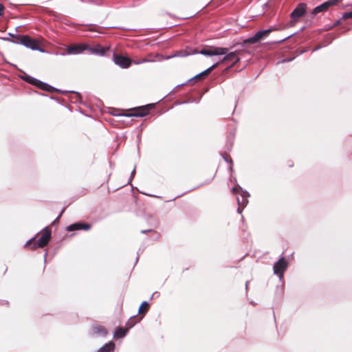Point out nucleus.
<instances>
[{"label":"nucleus","mask_w":352,"mask_h":352,"mask_svg":"<svg viewBox=\"0 0 352 352\" xmlns=\"http://www.w3.org/2000/svg\"><path fill=\"white\" fill-rule=\"evenodd\" d=\"M35 237L30 239L25 245V247L32 246V249L34 250L36 248H44L46 246L51 239V230L45 228L41 232V236L38 240L37 243L35 242Z\"/></svg>","instance_id":"1"},{"label":"nucleus","mask_w":352,"mask_h":352,"mask_svg":"<svg viewBox=\"0 0 352 352\" xmlns=\"http://www.w3.org/2000/svg\"><path fill=\"white\" fill-rule=\"evenodd\" d=\"M272 31V29H267L257 32L253 36L243 41L244 44H254L261 40L265 38Z\"/></svg>","instance_id":"2"},{"label":"nucleus","mask_w":352,"mask_h":352,"mask_svg":"<svg viewBox=\"0 0 352 352\" xmlns=\"http://www.w3.org/2000/svg\"><path fill=\"white\" fill-rule=\"evenodd\" d=\"M229 50L226 47H212L210 49H203L199 53L205 56H218L227 54Z\"/></svg>","instance_id":"3"},{"label":"nucleus","mask_w":352,"mask_h":352,"mask_svg":"<svg viewBox=\"0 0 352 352\" xmlns=\"http://www.w3.org/2000/svg\"><path fill=\"white\" fill-rule=\"evenodd\" d=\"M21 45L32 50H38L43 52V50L39 47L38 41L34 38H32L28 35H25L23 36V38L21 41Z\"/></svg>","instance_id":"4"},{"label":"nucleus","mask_w":352,"mask_h":352,"mask_svg":"<svg viewBox=\"0 0 352 352\" xmlns=\"http://www.w3.org/2000/svg\"><path fill=\"white\" fill-rule=\"evenodd\" d=\"M287 267V263L283 257H281L274 265V272L278 275L280 278H282L284 272Z\"/></svg>","instance_id":"5"},{"label":"nucleus","mask_w":352,"mask_h":352,"mask_svg":"<svg viewBox=\"0 0 352 352\" xmlns=\"http://www.w3.org/2000/svg\"><path fill=\"white\" fill-rule=\"evenodd\" d=\"M113 61L115 64L122 68H128L132 63V60L126 56L122 55H113Z\"/></svg>","instance_id":"6"},{"label":"nucleus","mask_w":352,"mask_h":352,"mask_svg":"<svg viewBox=\"0 0 352 352\" xmlns=\"http://www.w3.org/2000/svg\"><path fill=\"white\" fill-rule=\"evenodd\" d=\"M341 0H329L322 3V4L316 6L312 12V14H317L320 12H324L328 10V8L332 6L337 4Z\"/></svg>","instance_id":"7"},{"label":"nucleus","mask_w":352,"mask_h":352,"mask_svg":"<svg viewBox=\"0 0 352 352\" xmlns=\"http://www.w3.org/2000/svg\"><path fill=\"white\" fill-rule=\"evenodd\" d=\"M27 81L32 85L38 86L40 89L45 90V91H47L50 92H54L56 90L55 88L49 85L48 84H47L45 82H43L36 78L30 77V76L28 78Z\"/></svg>","instance_id":"8"},{"label":"nucleus","mask_w":352,"mask_h":352,"mask_svg":"<svg viewBox=\"0 0 352 352\" xmlns=\"http://www.w3.org/2000/svg\"><path fill=\"white\" fill-rule=\"evenodd\" d=\"M239 54V52L238 51L232 52L230 53L228 52L227 54H225L226 56L219 63L220 64L228 61H232V64L231 66H233L240 60V58L238 56Z\"/></svg>","instance_id":"9"},{"label":"nucleus","mask_w":352,"mask_h":352,"mask_svg":"<svg viewBox=\"0 0 352 352\" xmlns=\"http://www.w3.org/2000/svg\"><path fill=\"white\" fill-rule=\"evenodd\" d=\"M305 13V4L300 3L292 12L290 16L292 21H295L300 17L302 16Z\"/></svg>","instance_id":"10"},{"label":"nucleus","mask_w":352,"mask_h":352,"mask_svg":"<svg viewBox=\"0 0 352 352\" xmlns=\"http://www.w3.org/2000/svg\"><path fill=\"white\" fill-rule=\"evenodd\" d=\"M88 47L89 45L85 43L71 45L67 47V52L69 54H77L87 50Z\"/></svg>","instance_id":"11"},{"label":"nucleus","mask_w":352,"mask_h":352,"mask_svg":"<svg viewBox=\"0 0 352 352\" xmlns=\"http://www.w3.org/2000/svg\"><path fill=\"white\" fill-rule=\"evenodd\" d=\"M87 50L91 54L103 56L108 50V48H105L100 45H96L94 47H90L89 45V47Z\"/></svg>","instance_id":"12"},{"label":"nucleus","mask_w":352,"mask_h":352,"mask_svg":"<svg viewBox=\"0 0 352 352\" xmlns=\"http://www.w3.org/2000/svg\"><path fill=\"white\" fill-rule=\"evenodd\" d=\"M219 64V63H216L213 64L211 67H210L207 69L204 70V72H201L200 74H197V76H195L194 78H192L190 80H192L195 78H199L201 77L207 76L213 69H214L215 68L217 67Z\"/></svg>","instance_id":"13"},{"label":"nucleus","mask_w":352,"mask_h":352,"mask_svg":"<svg viewBox=\"0 0 352 352\" xmlns=\"http://www.w3.org/2000/svg\"><path fill=\"white\" fill-rule=\"evenodd\" d=\"M149 109L147 107H143L142 108L136 111L135 113L126 115L127 116H135V117H143L148 113Z\"/></svg>","instance_id":"14"},{"label":"nucleus","mask_w":352,"mask_h":352,"mask_svg":"<svg viewBox=\"0 0 352 352\" xmlns=\"http://www.w3.org/2000/svg\"><path fill=\"white\" fill-rule=\"evenodd\" d=\"M237 202L239 205L237 211L239 213H241L243 208L246 206V204L248 202V199L244 195H241V199L237 197Z\"/></svg>","instance_id":"15"},{"label":"nucleus","mask_w":352,"mask_h":352,"mask_svg":"<svg viewBox=\"0 0 352 352\" xmlns=\"http://www.w3.org/2000/svg\"><path fill=\"white\" fill-rule=\"evenodd\" d=\"M115 344L113 342H110L100 348L98 352H113Z\"/></svg>","instance_id":"16"},{"label":"nucleus","mask_w":352,"mask_h":352,"mask_svg":"<svg viewBox=\"0 0 352 352\" xmlns=\"http://www.w3.org/2000/svg\"><path fill=\"white\" fill-rule=\"evenodd\" d=\"M93 333L100 336H105L107 334L106 329L100 325L93 327Z\"/></svg>","instance_id":"17"},{"label":"nucleus","mask_w":352,"mask_h":352,"mask_svg":"<svg viewBox=\"0 0 352 352\" xmlns=\"http://www.w3.org/2000/svg\"><path fill=\"white\" fill-rule=\"evenodd\" d=\"M127 330L122 329V327H119L116 329L114 333V337L116 338H124L126 334Z\"/></svg>","instance_id":"18"},{"label":"nucleus","mask_w":352,"mask_h":352,"mask_svg":"<svg viewBox=\"0 0 352 352\" xmlns=\"http://www.w3.org/2000/svg\"><path fill=\"white\" fill-rule=\"evenodd\" d=\"M24 36L25 35L16 34L12 40H10L8 38H4L3 39L6 41H11L15 44H21V41L23 40Z\"/></svg>","instance_id":"19"},{"label":"nucleus","mask_w":352,"mask_h":352,"mask_svg":"<svg viewBox=\"0 0 352 352\" xmlns=\"http://www.w3.org/2000/svg\"><path fill=\"white\" fill-rule=\"evenodd\" d=\"M148 310V303L146 301H144L139 308L138 313L140 314H145Z\"/></svg>","instance_id":"20"},{"label":"nucleus","mask_w":352,"mask_h":352,"mask_svg":"<svg viewBox=\"0 0 352 352\" xmlns=\"http://www.w3.org/2000/svg\"><path fill=\"white\" fill-rule=\"evenodd\" d=\"M80 227H81L80 223H74L67 227V230L68 231L79 230H80Z\"/></svg>","instance_id":"21"},{"label":"nucleus","mask_w":352,"mask_h":352,"mask_svg":"<svg viewBox=\"0 0 352 352\" xmlns=\"http://www.w3.org/2000/svg\"><path fill=\"white\" fill-rule=\"evenodd\" d=\"M137 322V320L135 319V317H131L127 322L126 323V326L129 329V328H131L132 327H133L135 323Z\"/></svg>","instance_id":"22"},{"label":"nucleus","mask_w":352,"mask_h":352,"mask_svg":"<svg viewBox=\"0 0 352 352\" xmlns=\"http://www.w3.org/2000/svg\"><path fill=\"white\" fill-rule=\"evenodd\" d=\"M352 18V11L351 12H347L343 14L342 19H348Z\"/></svg>","instance_id":"23"},{"label":"nucleus","mask_w":352,"mask_h":352,"mask_svg":"<svg viewBox=\"0 0 352 352\" xmlns=\"http://www.w3.org/2000/svg\"><path fill=\"white\" fill-rule=\"evenodd\" d=\"M91 228V226L88 223H81L80 230H88Z\"/></svg>","instance_id":"24"},{"label":"nucleus","mask_w":352,"mask_h":352,"mask_svg":"<svg viewBox=\"0 0 352 352\" xmlns=\"http://www.w3.org/2000/svg\"><path fill=\"white\" fill-rule=\"evenodd\" d=\"M148 61H150V60L146 59V58H142V59L139 60H134L133 63L135 64H136V65H138V64L146 63V62H148Z\"/></svg>","instance_id":"25"},{"label":"nucleus","mask_w":352,"mask_h":352,"mask_svg":"<svg viewBox=\"0 0 352 352\" xmlns=\"http://www.w3.org/2000/svg\"><path fill=\"white\" fill-rule=\"evenodd\" d=\"M3 10H4V7L1 3H0V16L3 15Z\"/></svg>","instance_id":"26"},{"label":"nucleus","mask_w":352,"mask_h":352,"mask_svg":"<svg viewBox=\"0 0 352 352\" xmlns=\"http://www.w3.org/2000/svg\"><path fill=\"white\" fill-rule=\"evenodd\" d=\"M96 28H97V27L95 25H90L88 30L92 31V30H96Z\"/></svg>","instance_id":"27"},{"label":"nucleus","mask_w":352,"mask_h":352,"mask_svg":"<svg viewBox=\"0 0 352 352\" xmlns=\"http://www.w3.org/2000/svg\"><path fill=\"white\" fill-rule=\"evenodd\" d=\"M8 35L10 37H11V38H14V36H15L16 34H12V33H8Z\"/></svg>","instance_id":"28"},{"label":"nucleus","mask_w":352,"mask_h":352,"mask_svg":"<svg viewBox=\"0 0 352 352\" xmlns=\"http://www.w3.org/2000/svg\"><path fill=\"white\" fill-rule=\"evenodd\" d=\"M232 191L233 192H236V191H237V188H236V187H234V188H232Z\"/></svg>","instance_id":"29"},{"label":"nucleus","mask_w":352,"mask_h":352,"mask_svg":"<svg viewBox=\"0 0 352 352\" xmlns=\"http://www.w3.org/2000/svg\"><path fill=\"white\" fill-rule=\"evenodd\" d=\"M64 212V209L62 210V212H60V214L58 215V217H57L56 220L58 219L60 216L62 215L63 212Z\"/></svg>","instance_id":"30"},{"label":"nucleus","mask_w":352,"mask_h":352,"mask_svg":"<svg viewBox=\"0 0 352 352\" xmlns=\"http://www.w3.org/2000/svg\"><path fill=\"white\" fill-rule=\"evenodd\" d=\"M150 231H151V230H142V233H146V232H150Z\"/></svg>","instance_id":"31"},{"label":"nucleus","mask_w":352,"mask_h":352,"mask_svg":"<svg viewBox=\"0 0 352 352\" xmlns=\"http://www.w3.org/2000/svg\"><path fill=\"white\" fill-rule=\"evenodd\" d=\"M135 174V170H133L131 173V175H133Z\"/></svg>","instance_id":"32"},{"label":"nucleus","mask_w":352,"mask_h":352,"mask_svg":"<svg viewBox=\"0 0 352 352\" xmlns=\"http://www.w3.org/2000/svg\"><path fill=\"white\" fill-rule=\"evenodd\" d=\"M189 54H182V56H188Z\"/></svg>","instance_id":"33"}]
</instances>
